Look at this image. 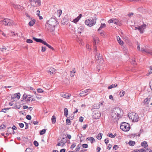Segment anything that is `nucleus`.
Wrapping results in <instances>:
<instances>
[{
  "label": "nucleus",
  "instance_id": "obj_55",
  "mask_svg": "<svg viewBox=\"0 0 152 152\" xmlns=\"http://www.w3.org/2000/svg\"><path fill=\"white\" fill-rule=\"evenodd\" d=\"M118 148V147L117 145H115L113 146V149L115 150H116Z\"/></svg>",
  "mask_w": 152,
  "mask_h": 152
},
{
  "label": "nucleus",
  "instance_id": "obj_4",
  "mask_svg": "<svg viewBox=\"0 0 152 152\" xmlns=\"http://www.w3.org/2000/svg\"><path fill=\"white\" fill-rule=\"evenodd\" d=\"M128 116L130 119L132 121L137 122L139 120V117L138 115L134 112H132L129 114Z\"/></svg>",
  "mask_w": 152,
  "mask_h": 152
},
{
  "label": "nucleus",
  "instance_id": "obj_9",
  "mask_svg": "<svg viewBox=\"0 0 152 152\" xmlns=\"http://www.w3.org/2000/svg\"><path fill=\"white\" fill-rule=\"evenodd\" d=\"M101 115V114L100 112H99L97 110H96V111H93V117L94 119H97L99 118Z\"/></svg>",
  "mask_w": 152,
  "mask_h": 152
},
{
  "label": "nucleus",
  "instance_id": "obj_37",
  "mask_svg": "<svg viewBox=\"0 0 152 152\" xmlns=\"http://www.w3.org/2000/svg\"><path fill=\"white\" fill-rule=\"evenodd\" d=\"M66 125H71V121L70 119H67L66 120Z\"/></svg>",
  "mask_w": 152,
  "mask_h": 152
},
{
  "label": "nucleus",
  "instance_id": "obj_16",
  "mask_svg": "<svg viewBox=\"0 0 152 152\" xmlns=\"http://www.w3.org/2000/svg\"><path fill=\"white\" fill-rule=\"evenodd\" d=\"M56 71V70L54 68L51 67L49 69V70H48L47 72H49L51 75L54 74L55 72Z\"/></svg>",
  "mask_w": 152,
  "mask_h": 152
},
{
  "label": "nucleus",
  "instance_id": "obj_17",
  "mask_svg": "<svg viewBox=\"0 0 152 152\" xmlns=\"http://www.w3.org/2000/svg\"><path fill=\"white\" fill-rule=\"evenodd\" d=\"M32 39L36 42H40L43 44H44L45 42L42 39L37 38L34 37H33Z\"/></svg>",
  "mask_w": 152,
  "mask_h": 152
},
{
  "label": "nucleus",
  "instance_id": "obj_29",
  "mask_svg": "<svg viewBox=\"0 0 152 152\" xmlns=\"http://www.w3.org/2000/svg\"><path fill=\"white\" fill-rule=\"evenodd\" d=\"M117 86V85L116 84H113L109 86L107 88L108 89H110L112 88L116 87Z\"/></svg>",
  "mask_w": 152,
  "mask_h": 152
},
{
  "label": "nucleus",
  "instance_id": "obj_23",
  "mask_svg": "<svg viewBox=\"0 0 152 152\" xmlns=\"http://www.w3.org/2000/svg\"><path fill=\"white\" fill-rule=\"evenodd\" d=\"M36 22V20L35 19L30 21L28 23V25L30 26H32L34 25Z\"/></svg>",
  "mask_w": 152,
  "mask_h": 152
},
{
  "label": "nucleus",
  "instance_id": "obj_1",
  "mask_svg": "<svg viewBox=\"0 0 152 152\" xmlns=\"http://www.w3.org/2000/svg\"><path fill=\"white\" fill-rule=\"evenodd\" d=\"M57 21L54 18H52L48 21L45 24L46 30L48 31L52 32L54 31L55 26L57 25Z\"/></svg>",
  "mask_w": 152,
  "mask_h": 152
},
{
  "label": "nucleus",
  "instance_id": "obj_25",
  "mask_svg": "<svg viewBox=\"0 0 152 152\" xmlns=\"http://www.w3.org/2000/svg\"><path fill=\"white\" fill-rule=\"evenodd\" d=\"M145 151L144 148H141L139 150L136 149L133 151L132 152H144Z\"/></svg>",
  "mask_w": 152,
  "mask_h": 152
},
{
  "label": "nucleus",
  "instance_id": "obj_59",
  "mask_svg": "<svg viewBox=\"0 0 152 152\" xmlns=\"http://www.w3.org/2000/svg\"><path fill=\"white\" fill-rule=\"evenodd\" d=\"M46 50V48L45 47H42V51L43 52H45Z\"/></svg>",
  "mask_w": 152,
  "mask_h": 152
},
{
  "label": "nucleus",
  "instance_id": "obj_43",
  "mask_svg": "<svg viewBox=\"0 0 152 152\" xmlns=\"http://www.w3.org/2000/svg\"><path fill=\"white\" fill-rule=\"evenodd\" d=\"M75 73V72L74 71V70H73V71H70V75L71 77H74V74Z\"/></svg>",
  "mask_w": 152,
  "mask_h": 152
},
{
  "label": "nucleus",
  "instance_id": "obj_47",
  "mask_svg": "<svg viewBox=\"0 0 152 152\" xmlns=\"http://www.w3.org/2000/svg\"><path fill=\"white\" fill-rule=\"evenodd\" d=\"M11 108H4L2 109V110L1 111V112H3L4 113H6V110H8L10 109Z\"/></svg>",
  "mask_w": 152,
  "mask_h": 152
},
{
  "label": "nucleus",
  "instance_id": "obj_22",
  "mask_svg": "<svg viewBox=\"0 0 152 152\" xmlns=\"http://www.w3.org/2000/svg\"><path fill=\"white\" fill-rule=\"evenodd\" d=\"M61 96L63 97L66 98V99H69L71 96V94H61Z\"/></svg>",
  "mask_w": 152,
  "mask_h": 152
},
{
  "label": "nucleus",
  "instance_id": "obj_53",
  "mask_svg": "<svg viewBox=\"0 0 152 152\" xmlns=\"http://www.w3.org/2000/svg\"><path fill=\"white\" fill-rule=\"evenodd\" d=\"M82 147L84 148H87L88 147V145L87 144H83L82 145Z\"/></svg>",
  "mask_w": 152,
  "mask_h": 152
},
{
  "label": "nucleus",
  "instance_id": "obj_50",
  "mask_svg": "<svg viewBox=\"0 0 152 152\" xmlns=\"http://www.w3.org/2000/svg\"><path fill=\"white\" fill-rule=\"evenodd\" d=\"M6 128V126L4 125H2L0 126V129H5Z\"/></svg>",
  "mask_w": 152,
  "mask_h": 152
},
{
  "label": "nucleus",
  "instance_id": "obj_51",
  "mask_svg": "<svg viewBox=\"0 0 152 152\" xmlns=\"http://www.w3.org/2000/svg\"><path fill=\"white\" fill-rule=\"evenodd\" d=\"M26 41L27 43H32L33 42V41L32 40L29 39H27Z\"/></svg>",
  "mask_w": 152,
  "mask_h": 152
},
{
  "label": "nucleus",
  "instance_id": "obj_11",
  "mask_svg": "<svg viewBox=\"0 0 152 152\" xmlns=\"http://www.w3.org/2000/svg\"><path fill=\"white\" fill-rule=\"evenodd\" d=\"M67 140H61L60 141V142H58L56 145V146H61L62 147L65 145V143H66Z\"/></svg>",
  "mask_w": 152,
  "mask_h": 152
},
{
  "label": "nucleus",
  "instance_id": "obj_13",
  "mask_svg": "<svg viewBox=\"0 0 152 152\" xmlns=\"http://www.w3.org/2000/svg\"><path fill=\"white\" fill-rule=\"evenodd\" d=\"M151 100V97L148 96L147 98L145 99L144 100V103L146 105H148Z\"/></svg>",
  "mask_w": 152,
  "mask_h": 152
},
{
  "label": "nucleus",
  "instance_id": "obj_48",
  "mask_svg": "<svg viewBox=\"0 0 152 152\" xmlns=\"http://www.w3.org/2000/svg\"><path fill=\"white\" fill-rule=\"evenodd\" d=\"M26 118L28 120H31V117L30 115H28L26 116Z\"/></svg>",
  "mask_w": 152,
  "mask_h": 152
},
{
  "label": "nucleus",
  "instance_id": "obj_63",
  "mask_svg": "<svg viewBox=\"0 0 152 152\" xmlns=\"http://www.w3.org/2000/svg\"><path fill=\"white\" fill-rule=\"evenodd\" d=\"M87 126L88 125L87 124L84 125L83 126V129L84 130H85L86 129Z\"/></svg>",
  "mask_w": 152,
  "mask_h": 152
},
{
  "label": "nucleus",
  "instance_id": "obj_26",
  "mask_svg": "<svg viewBox=\"0 0 152 152\" xmlns=\"http://www.w3.org/2000/svg\"><path fill=\"white\" fill-rule=\"evenodd\" d=\"M138 29L139 31L141 33H143L144 28H142V26H138Z\"/></svg>",
  "mask_w": 152,
  "mask_h": 152
},
{
  "label": "nucleus",
  "instance_id": "obj_64",
  "mask_svg": "<svg viewBox=\"0 0 152 152\" xmlns=\"http://www.w3.org/2000/svg\"><path fill=\"white\" fill-rule=\"evenodd\" d=\"M112 146V145L111 144H109L107 146V148L108 149L110 150V148H111Z\"/></svg>",
  "mask_w": 152,
  "mask_h": 152
},
{
  "label": "nucleus",
  "instance_id": "obj_19",
  "mask_svg": "<svg viewBox=\"0 0 152 152\" xmlns=\"http://www.w3.org/2000/svg\"><path fill=\"white\" fill-rule=\"evenodd\" d=\"M82 15L80 14L79 16L73 20V22L76 23L81 17Z\"/></svg>",
  "mask_w": 152,
  "mask_h": 152
},
{
  "label": "nucleus",
  "instance_id": "obj_33",
  "mask_svg": "<svg viewBox=\"0 0 152 152\" xmlns=\"http://www.w3.org/2000/svg\"><path fill=\"white\" fill-rule=\"evenodd\" d=\"M129 144L130 146H133L135 145V142L134 141L130 140L129 142Z\"/></svg>",
  "mask_w": 152,
  "mask_h": 152
},
{
  "label": "nucleus",
  "instance_id": "obj_38",
  "mask_svg": "<svg viewBox=\"0 0 152 152\" xmlns=\"http://www.w3.org/2000/svg\"><path fill=\"white\" fill-rule=\"evenodd\" d=\"M46 130L45 129L42 130L39 132L40 134L42 135L45 134L46 132Z\"/></svg>",
  "mask_w": 152,
  "mask_h": 152
},
{
  "label": "nucleus",
  "instance_id": "obj_39",
  "mask_svg": "<svg viewBox=\"0 0 152 152\" xmlns=\"http://www.w3.org/2000/svg\"><path fill=\"white\" fill-rule=\"evenodd\" d=\"M91 90L90 89H86V90L84 91V92L86 94H87L90 92V91H91Z\"/></svg>",
  "mask_w": 152,
  "mask_h": 152
},
{
  "label": "nucleus",
  "instance_id": "obj_24",
  "mask_svg": "<svg viewBox=\"0 0 152 152\" xmlns=\"http://www.w3.org/2000/svg\"><path fill=\"white\" fill-rule=\"evenodd\" d=\"M141 145L142 146L144 147V148H146L148 146L147 142L146 141H143L141 143Z\"/></svg>",
  "mask_w": 152,
  "mask_h": 152
},
{
  "label": "nucleus",
  "instance_id": "obj_10",
  "mask_svg": "<svg viewBox=\"0 0 152 152\" xmlns=\"http://www.w3.org/2000/svg\"><path fill=\"white\" fill-rule=\"evenodd\" d=\"M108 22L109 23H113L114 24L117 25H119L120 24V22L117 19H110L108 21Z\"/></svg>",
  "mask_w": 152,
  "mask_h": 152
},
{
  "label": "nucleus",
  "instance_id": "obj_44",
  "mask_svg": "<svg viewBox=\"0 0 152 152\" xmlns=\"http://www.w3.org/2000/svg\"><path fill=\"white\" fill-rule=\"evenodd\" d=\"M18 5H16L15 4L13 3H11L10 5L11 6L15 8L16 9Z\"/></svg>",
  "mask_w": 152,
  "mask_h": 152
},
{
  "label": "nucleus",
  "instance_id": "obj_32",
  "mask_svg": "<svg viewBox=\"0 0 152 152\" xmlns=\"http://www.w3.org/2000/svg\"><path fill=\"white\" fill-rule=\"evenodd\" d=\"M87 140H90L91 141V143H92L93 141L95 142V140L94 139L93 137H91L90 138L88 137L86 138Z\"/></svg>",
  "mask_w": 152,
  "mask_h": 152
},
{
  "label": "nucleus",
  "instance_id": "obj_57",
  "mask_svg": "<svg viewBox=\"0 0 152 152\" xmlns=\"http://www.w3.org/2000/svg\"><path fill=\"white\" fill-rule=\"evenodd\" d=\"M104 142L105 144L107 145L108 143L109 142V140L108 138L105 139L104 140Z\"/></svg>",
  "mask_w": 152,
  "mask_h": 152
},
{
  "label": "nucleus",
  "instance_id": "obj_3",
  "mask_svg": "<svg viewBox=\"0 0 152 152\" xmlns=\"http://www.w3.org/2000/svg\"><path fill=\"white\" fill-rule=\"evenodd\" d=\"M96 17H94L92 19H89L85 21V24L89 27H91L94 25L96 23Z\"/></svg>",
  "mask_w": 152,
  "mask_h": 152
},
{
  "label": "nucleus",
  "instance_id": "obj_14",
  "mask_svg": "<svg viewBox=\"0 0 152 152\" xmlns=\"http://www.w3.org/2000/svg\"><path fill=\"white\" fill-rule=\"evenodd\" d=\"M100 107V104H94L92 106L91 108V110L94 111V110L95 109H98Z\"/></svg>",
  "mask_w": 152,
  "mask_h": 152
},
{
  "label": "nucleus",
  "instance_id": "obj_18",
  "mask_svg": "<svg viewBox=\"0 0 152 152\" xmlns=\"http://www.w3.org/2000/svg\"><path fill=\"white\" fill-rule=\"evenodd\" d=\"M17 129L16 127L14 125L13 126L12 128L11 127H9L8 128L7 130V132H9V130L10 129L11 131H12V133L13 134H14L15 132L13 131L14 130H16Z\"/></svg>",
  "mask_w": 152,
  "mask_h": 152
},
{
  "label": "nucleus",
  "instance_id": "obj_40",
  "mask_svg": "<svg viewBox=\"0 0 152 152\" xmlns=\"http://www.w3.org/2000/svg\"><path fill=\"white\" fill-rule=\"evenodd\" d=\"M99 33L101 34V35L103 37H105V36L104 34V31H102L100 32L99 31H98Z\"/></svg>",
  "mask_w": 152,
  "mask_h": 152
},
{
  "label": "nucleus",
  "instance_id": "obj_49",
  "mask_svg": "<svg viewBox=\"0 0 152 152\" xmlns=\"http://www.w3.org/2000/svg\"><path fill=\"white\" fill-rule=\"evenodd\" d=\"M34 144L36 147H37L39 145L38 142L36 141H34Z\"/></svg>",
  "mask_w": 152,
  "mask_h": 152
},
{
  "label": "nucleus",
  "instance_id": "obj_36",
  "mask_svg": "<svg viewBox=\"0 0 152 152\" xmlns=\"http://www.w3.org/2000/svg\"><path fill=\"white\" fill-rule=\"evenodd\" d=\"M125 91L123 90H121L119 92V95L121 97H122L124 95Z\"/></svg>",
  "mask_w": 152,
  "mask_h": 152
},
{
  "label": "nucleus",
  "instance_id": "obj_42",
  "mask_svg": "<svg viewBox=\"0 0 152 152\" xmlns=\"http://www.w3.org/2000/svg\"><path fill=\"white\" fill-rule=\"evenodd\" d=\"M57 12L58 13V16L60 17L62 14V11L61 10H57Z\"/></svg>",
  "mask_w": 152,
  "mask_h": 152
},
{
  "label": "nucleus",
  "instance_id": "obj_27",
  "mask_svg": "<svg viewBox=\"0 0 152 152\" xmlns=\"http://www.w3.org/2000/svg\"><path fill=\"white\" fill-rule=\"evenodd\" d=\"M44 45H45L46 46H47L49 48L52 50H54V49L53 47H52L50 45L48 44L45 41L44 42L43 44Z\"/></svg>",
  "mask_w": 152,
  "mask_h": 152
},
{
  "label": "nucleus",
  "instance_id": "obj_7",
  "mask_svg": "<svg viewBox=\"0 0 152 152\" xmlns=\"http://www.w3.org/2000/svg\"><path fill=\"white\" fill-rule=\"evenodd\" d=\"M94 52L95 54L96 58L98 62L99 63H102L103 60L102 57V55H101L100 53L97 52V50L96 48V50L95 51L94 49Z\"/></svg>",
  "mask_w": 152,
  "mask_h": 152
},
{
  "label": "nucleus",
  "instance_id": "obj_20",
  "mask_svg": "<svg viewBox=\"0 0 152 152\" xmlns=\"http://www.w3.org/2000/svg\"><path fill=\"white\" fill-rule=\"evenodd\" d=\"M84 29V27L83 26H80L79 27L77 30V32L80 34H81V32L83 31Z\"/></svg>",
  "mask_w": 152,
  "mask_h": 152
},
{
  "label": "nucleus",
  "instance_id": "obj_30",
  "mask_svg": "<svg viewBox=\"0 0 152 152\" xmlns=\"http://www.w3.org/2000/svg\"><path fill=\"white\" fill-rule=\"evenodd\" d=\"M56 116L54 115H53L51 118L52 123L53 124H54L56 123Z\"/></svg>",
  "mask_w": 152,
  "mask_h": 152
},
{
  "label": "nucleus",
  "instance_id": "obj_54",
  "mask_svg": "<svg viewBox=\"0 0 152 152\" xmlns=\"http://www.w3.org/2000/svg\"><path fill=\"white\" fill-rule=\"evenodd\" d=\"M35 3H37L39 6L41 5V1L40 0H36Z\"/></svg>",
  "mask_w": 152,
  "mask_h": 152
},
{
  "label": "nucleus",
  "instance_id": "obj_21",
  "mask_svg": "<svg viewBox=\"0 0 152 152\" xmlns=\"http://www.w3.org/2000/svg\"><path fill=\"white\" fill-rule=\"evenodd\" d=\"M117 39L118 42L119 44L121 45H122L124 44V42L122 41L119 36H117Z\"/></svg>",
  "mask_w": 152,
  "mask_h": 152
},
{
  "label": "nucleus",
  "instance_id": "obj_15",
  "mask_svg": "<svg viewBox=\"0 0 152 152\" xmlns=\"http://www.w3.org/2000/svg\"><path fill=\"white\" fill-rule=\"evenodd\" d=\"M20 93H17L15 94L13 96H11V99H13L17 98L18 99H19L20 97Z\"/></svg>",
  "mask_w": 152,
  "mask_h": 152
},
{
  "label": "nucleus",
  "instance_id": "obj_61",
  "mask_svg": "<svg viewBox=\"0 0 152 152\" xmlns=\"http://www.w3.org/2000/svg\"><path fill=\"white\" fill-rule=\"evenodd\" d=\"M24 123H25V125H26V126H25V129H28V124L25 122H24Z\"/></svg>",
  "mask_w": 152,
  "mask_h": 152
},
{
  "label": "nucleus",
  "instance_id": "obj_58",
  "mask_svg": "<svg viewBox=\"0 0 152 152\" xmlns=\"http://www.w3.org/2000/svg\"><path fill=\"white\" fill-rule=\"evenodd\" d=\"M80 149V146L79 145H78L77 147L76 148L75 150V151H78Z\"/></svg>",
  "mask_w": 152,
  "mask_h": 152
},
{
  "label": "nucleus",
  "instance_id": "obj_45",
  "mask_svg": "<svg viewBox=\"0 0 152 152\" xmlns=\"http://www.w3.org/2000/svg\"><path fill=\"white\" fill-rule=\"evenodd\" d=\"M23 7L22 6H21L19 5H18L16 9L18 10H23Z\"/></svg>",
  "mask_w": 152,
  "mask_h": 152
},
{
  "label": "nucleus",
  "instance_id": "obj_62",
  "mask_svg": "<svg viewBox=\"0 0 152 152\" xmlns=\"http://www.w3.org/2000/svg\"><path fill=\"white\" fill-rule=\"evenodd\" d=\"M107 136L111 138H112V136H113V134L112 133H109L108 134Z\"/></svg>",
  "mask_w": 152,
  "mask_h": 152
},
{
  "label": "nucleus",
  "instance_id": "obj_31",
  "mask_svg": "<svg viewBox=\"0 0 152 152\" xmlns=\"http://www.w3.org/2000/svg\"><path fill=\"white\" fill-rule=\"evenodd\" d=\"M87 95V94H86L84 92V91H82L80 94V95L81 97L86 96Z\"/></svg>",
  "mask_w": 152,
  "mask_h": 152
},
{
  "label": "nucleus",
  "instance_id": "obj_60",
  "mask_svg": "<svg viewBox=\"0 0 152 152\" xmlns=\"http://www.w3.org/2000/svg\"><path fill=\"white\" fill-rule=\"evenodd\" d=\"M83 118L82 117V116H81L79 118V121L80 122H81L83 121Z\"/></svg>",
  "mask_w": 152,
  "mask_h": 152
},
{
  "label": "nucleus",
  "instance_id": "obj_8",
  "mask_svg": "<svg viewBox=\"0 0 152 152\" xmlns=\"http://www.w3.org/2000/svg\"><path fill=\"white\" fill-rule=\"evenodd\" d=\"M93 40L94 49L95 51H96L97 48L96 45L99 42V39L96 36H95L93 38Z\"/></svg>",
  "mask_w": 152,
  "mask_h": 152
},
{
  "label": "nucleus",
  "instance_id": "obj_56",
  "mask_svg": "<svg viewBox=\"0 0 152 152\" xmlns=\"http://www.w3.org/2000/svg\"><path fill=\"white\" fill-rule=\"evenodd\" d=\"M19 125L20 127L21 128H22L24 126V124L22 123H19Z\"/></svg>",
  "mask_w": 152,
  "mask_h": 152
},
{
  "label": "nucleus",
  "instance_id": "obj_5",
  "mask_svg": "<svg viewBox=\"0 0 152 152\" xmlns=\"http://www.w3.org/2000/svg\"><path fill=\"white\" fill-rule=\"evenodd\" d=\"M1 23L5 26H11L14 24V22L13 20L8 18H5L3 20L0 21Z\"/></svg>",
  "mask_w": 152,
  "mask_h": 152
},
{
  "label": "nucleus",
  "instance_id": "obj_12",
  "mask_svg": "<svg viewBox=\"0 0 152 152\" xmlns=\"http://www.w3.org/2000/svg\"><path fill=\"white\" fill-rule=\"evenodd\" d=\"M141 51H143L147 53H148L151 55L152 56V51L148 48H142L141 50Z\"/></svg>",
  "mask_w": 152,
  "mask_h": 152
},
{
  "label": "nucleus",
  "instance_id": "obj_35",
  "mask_svg": "<svg viewBox=\"0 0 152 152\" xmlns=\"http://www.w3.org/2000/svg\"><path fill=\"white\" fill-rule=\"evenodd\" d=\"M106 25L105 23H102L100 27L98 29V31H99L101 30V28H103L106 26Z\"/></svg>",
  "mask_w": 152,
  "mask_h": 152
},
{
  "label": "nucleus",
  "instance_id": "obj_2",
  "mask_svg": "<svg viewBox=\"0 0 152 152\" xmlns=\"http://www.w3.org/2000/svg\"><path fill=\"white\" fill-rule=\"evenodd\" d=\"M121 113L120 108L118 107L115 108L112 111L111 115L113 118L117 120V118L120 116V113Z\"/></svg>",
  "mask_w": 152,
  "mask_h": 152
},
{
  "label": "nucleus",
  "instance_id": "obj_46",
  "mask_svg": "<svg viewBox=\"0 0 152 152\" xmlns=\"http://www.w3.org/2000/svg\"><path fill=\"white\" fill-rule=\"evenodd\" d=\"M28 96V98L26 100V102H29L30 101L31 99V95H28L27 96Z\"/></svg>",
  "mask_w": 152,
  "mask_h": 152
},
{
  "label": "nucleus",
  "instance_id": "obj_52",
  "mask_svg": "<svg viewBox=\"0 0 152 152\" xmlns=\"http://www.w3.org/2000/svg\"><path fill=\"white\" fill-rule=\"evenodd\" d=\"M37 91L38 93H42L44 92L43 90L40 88H38L37 90Z\"/></svg>",
  "mask_w": 152,
  "mask_h": 152
},
{
  "label": "nucleus",
  "instance_id": "obj_41",
  "mask_svg": "<svg viewBox=\"0 0 152 152\" xmlns=\"http://www.w3.org/2000/svg\"><path fill=\"white\" fill-rule=\"evenodd\" d=\"M27 95L25 94H24L23 95V97H22L23 99L21 100V102L23 101L24 99L26 100V98H27Z\"/></svg>",
  "mask_w": 152,
  "mask_h": 152
},
{
  "label": "nucleus",
  "instance_id": "obj_6",
  "mask_svg": "<svg viewBox=\"0 0 152 152\" xmlns=\"http://www.w3.org/2000/svg\"><path fill=\"white\" fill-rule=\"evenodd\" d=\"M120 129L123 131L127 132L129 131L130 128L129 124L125 122H123L121 125H120Z\"/></svg>",
  "mask_w": 152,
  "mask_h": 152
},
{
  "label": "nucleus",
  "instance_id": "obj_34",
  "mask_svg": "<svg viewBox=\"0 0 152 152\" xmlns=\"http://www.w3.org/2000/svg\"><path fill=\"white\" fill-rule=\"evenodd\" d=\"M102 133H99L97 136L96 138L99 140H100L102 139Z\"/></svg>",
  "mask_w": 152,
  "mask_h": 152
},
{
  "label": "nucleus",
  "instance_id": "obj_28",
  "mask_svg": "<svg viewBox=\"0 0 152 152\" xmlns=\"http://www.w3.org/2000/svg\"><path fill=\"white\" fill-rule=\"evenodd\" d=\"M64 115L67 117L68 114V111L66 108H65L64 110Z\"/></svg>",
  "mask_w": 152,
  "mask_h": 152
}]
</instances>
